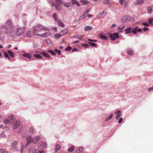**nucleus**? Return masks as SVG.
Here are the masks:
<instances>
[{
    "label": "nucleus",
    "instance_id": "1",
    "mask_svg": "<svg viewBox=\"0 0 153 153\" xmlns=\"http://www.w3.org/2000/svg\"><path fill=\"white\" fill-rule=\"evenodd\" d=\"M10 29H13L14 25L11 20H8L5 24L2 25L0 27V33L2 34L8 35Z\"/></svg>",
    "mask_w": 153,
    "mask_h": 153
},
{
    "label": "nucleus",
    "instance_id": "2",
    "mask_svg": "<svg viewBox=\"0 0 153 153\" xmlns=\"http://www.w3.org/2000/svg\"><path fill=\"white\" fill-rule=\"evenodd\" d=\"M4 123L6 125L9 123L13 125L12 128L13 129H16L19 126L20 123L14 118L13 115L9 117L7 119L4 120Z\"/></svg>",
    "mask_w": 153,
    "mask_h": 153
},
{
    "label": "nucleus",
    "instance_id": "3",
    "mask_svg": "<svg viewBox=\"0 0 153 153\" xmlns=\"http://www.w3.org/2000/svg\"><path fill=\"white\" fill-rule=\"evenodd\" d=\"M121 21L122 22L125 23L126 22L133 21H134V19L130 16H125L122 17Z\"/></svg>",
    "mask_w": 153,
    "mask_h": 153
},
{
    "label": "nucleus",
    "instance_id": "4",
    "mask_svg": "<svg viewBox=\"0 0 153 153\" xmlns=\"http://www.w3.org/2000/svg\"><path fill=\"white\" fill-rule=\"evenodd\" d=\"M109 37L112 40H114L116 39L119 38V33H115L113 34H110Z\"/></svg>",
    "mask_w": 153,
    "mask_h": 153
},
{
    "label": "nucleus",
    "instance_id": "5",
    "mask_svg": "<svg viewBox=\"0 0 153 153\" xmlns=\"http://www.w3.org/2000/svg\"><path fill=\"white\" fill-rule=\"evenodd\" d=\"M36 27L37 28L38 30H43L46 31H49L50 30L49 29L46 28L44 26L40 24L37 25Z\"/></svg>",
    "mask_w": 153,
    "mask_h": 153
},
{
    "label": "nucleus",
    "instance_id": "6",
    "mask_svg": "<svg viewBox=\"0 0 153 153\" xmlns=\"http://www.w3.org/2000/svg\"><path fill=\"white\" fill-rule=\"evenodd\" d=\"M24 30L21 28H18L17 29L16 33V35L17 36H21L24 32Z\"/></svg>",
    "mask_w": 153,
    "mask_h": 153
},
{
    "label": "nucleus",
    "instance_id": "7",
    "mask_svg": "<svg viewBox=\"0 0 153 153\" xmlns=\"http://www.w3.org/2000/svg\"><path fill=\"white\" fill-rule=\"evenodd\" d=\"M119 3L121 5L124 7H126L128 5V2L125 0H119Z\"/></svg>",
    "mask_w": 153,
    "mask_h": 153
},
{
    "label": "nucleus",
    "instance_id": "8",
    "mask_svg": "<svg viewBox=\"0 0 153 153\" xmlns=\"http://www.w3.org/2000/svg\"><path fill=\"white\" fill-rule=\"evenodd\" d=\"M47 144L44 142H40L38 144V147L39 149L45 148Z\"/></svg>",
    "mask_w": 153,
    "mask_h": 153
},
{
    "label": "nucleus",
    "instance_id": "9",
    "mask_svg": "<svg viewBox=\"0 0 153 153\" xmlns=\"http://www.w3.org/2000/svg\"><path fill=\"white\" fill-rule=\"evenodd\" d=\"M115 114H116V119L117 120L122 115L121 111L120 110L117 111L115 112Z\"/></svg>",
    "mask_w": 153,
    "mask_h": 153
},
{
    "label": "nucleus",
    "instance_id": "10",
    "mask_svg": "<svg viewBox=\"0 0 153 153\" xmlns=\"http://www.w3.org/2000/svg\"><path fill=\"white\" fill-rule=\"evenodd\" d=\"M142 31V30L140 29L138 27H136L132 29L131 31L132 33L136 34Z\"/></svg>",
    "mask_w": 153,
    "mask_h": 153
},
{
    "label": "nucleus",
    "instance_id": "11",
    "mask_svg": "<svg viewBox=\"0 0 153 153\" xmlns=\"http://www.w3.org/2000/svg\"><path fill=\"white\" fill-rule=\"evenodd\" d=\"M126 52L129 55H132L134 52L133 50L130 48H128L126 50Z\"/></svg>",
    "mask_w": 153,
    "mask_h": 153
},
{
    "label": "nucleus",
    "instance_id": "12",
    "mask_svg": "<svg viewBox=\"0 0 153 153\" xmlns=\"http://www.w3.org/2000/svg\"><path fill=\"white\" fill-rule=\"evenodd\" d=\"M106 13L105 11H104L102 13H99L97 15V17L100 18H103L105 16Z\"/></svg>",
    "mask_w": 153,
    "mask_h": 153
},
{
    "label": "nucleus",
    "instance_id": "13",
    "mask_svg": "<svg viewBox=\"0 0 153 153\" xmlns=\"http://www.w3.org/2000/svg\"><path fill=\"white\" fill-rule=\"evenodd\" d=\"M26 141L27 143L32 142L33 143V138L31 136L29 135L27 136L26 138Z\"/></svg>",
    "mask_w": 153,
    "mask_h": 153
},
{
    "label": "nucleus",
    "instance_id": "14",
    "mask_svg": "<svg viewBox=\"0 0 153 153\" xmlns=\"http://www.w3.org/2000/svg\"><path fill=\"white\" fill-rule=\"evenodd\" d=\"M143 3V0H136L134 4L137 5H141Z\"/></svg>",
    "mask_w": 153,
    "mask_h": 153
},
{
    "label": "nucleus",
    "instance_id": "15",
    "mask_svg": "<svg viewBox=\"0 0 153 153\" xmlns=\"http://www.w3.org/2000/svg\"><path fill=\"white\" fill-rule=\"evenodd\" d=\"M50 34H51V33L49 32H46L45 33H43L42 34H41L40 35V36L41 37H47L48 36L50 35Z\"/></svg>",
    "mask_w": 153,
    "mask_h": 153
},
{
    "label": "nucleus",
    "instance_id": "16",
    "mask_svg": "<svg viewBox=\"0 0 153 153\" xmlns=\"http://www.w3.org/2000/svg\"><path fill=\"white\" fill-rule=\"evenodd\" d=\"M71 1L72 4H75L78 7H79L80 5V4L79 3V2L78 1L76 0H71Z\"/></svg>",
    "mask_w": 153,
    "mask_h": 153
},
{
    "label": "nucleus",
    "instance_id": "17",
    "mask_svg": "<svg viewBox=\"0 0 153 153\" xmlns=\"http://www.w3.org/2000/svg\"><path fill=\"white\" fill-rule=\"evenodd\" d=\"M40 53L43 55L46 58H48L49 59H50L51 56L50 55L47 53H44V52H40Z\"/></svg>",
    "mask_w": 153,
    "mask_h": 153
},
{
    "label": "nucleus",
    "instance_id": "18",
    "mask_svg": "<svg viewBox=\"0 0 153 153\" xmlns=\"http://www.w3.org/2000/svg\"><path fill=\"white\" fill-rule=\"evenodd\" d=\"M11 30L10 31H9L8 34L10 36L13 37L14 36L15 34V33L13 30V29Z\"/></svg>",
    "mask_w": 153,
    "mask_h": 153
},
{
    "label": "nucleus",
    "instance_id": "19",
    "mask_svg": "<svg viewBox=\"0 0 153 153\" xmlns=\"http://www.w3.org/2000/svg\"><path fill=\"white\" fill-rule=\"evenodd\" d=\"M57 24L60 27H64L65 25L60 20H57Z\"/></svg>",
    "mask_w": 153,
    "mask_h": 153
},
{
    "label": "nucleus",
    "instance_id": "20",
    "mask_svg": "<svg viewBox=\"0 0 153 153\" xmlns=\"http://www.w3.org/2000/svg\"><path fill=\"white\" fill-rule=\"evenodd\" d=\"M68 30H67V29H66L62 31H61L60 32V34H61V35L62 36H63L66 34L68 33Z\"/></svg>",
    "mask_w": 153,
    "mask_h": 153
},
{
    "label": "nucleus",
    "instance_id": "21",
    "mask_svg": "<svg viewBox=\"0 0 153 153\" xmlns=\"http://www.w3.org/2000/svg\"><path fill=\"white\" fill-rule=\"evenodd\" d=\"M83 150L82 148L79 147L76 150V153H82Z\"/></svg>",
    "mask_w": 153,
    "mask_h": 153
},
{
    "label": "nucleus",
    "instance_id": "22",
    "mask_svg": "<svg viewBox=\"0 0 153 153\" xmlns=\"http://www.w3.org/2000/svg\"><path fill=\"white\" fill-rule=\"evenodd\" d=\"M39 139V136H37L35 137L34 138H33V143L35 144H36L37 143Z\"/></svg>",
    "mask_w": 153,
    "mask_h": 153
},
{
    "label": "nucleus",
    "instance_id": "23",
    "mask_svg": "<svg viewBox=\"0 0 153 153\" xmlns=\"http://www.w3.org/2000/svg\"><path fill=\"white\" fill-rule=\"evenodd\" d=\"M93 29V27L90 26H88L85 27L84 30L85 31H88L89 30H91Z\"/></svg>",
    "mask_w": 153,
    "mask_h": 153
},
{
    "label": "nucleus",
    "instance_id": "24",
    "mask_svg": "<svg viewBox=\"0 0 153 153\" xmlns=\"http://www.w3.org/2000/svg\"><path fill=\"white\" fill-rule=\"evenodd\" d=\"M22 56L30 59L31 57V56L28 53H25L23 54Z\"/></svg>",
    "mask_w": 153,
    "mask_h": 153
},
{
    "label": "nucleus",
    "instance_id": "25",
    "mask_svg": "<svg viewBox=\"0 0 153 153\" xmlns=\"http://www.w3.org/2000/svg\"><path fill=\"white\" fill-rule=\"evenodd\" d=\"M34 56L36 57L37 59H43V60H44L42 58V56H40L39 54H35L34 55Z\"/></svg>",
    "mask_w": 153,
    "mask_h": 153
},
{
    "label": "nucleus",
    "instance_id": "26",
    "mask_svg": "<svg viewBox=\"0 0 153 153\" xmlns=\"http://www.w3.org/2000/svg\"><path fill=\"white\" fill-rule=\"evenodd\" d=\"M80 2L83 3L84 5L88 4L89 3V1L85 0H80Z\"/></svg>",
    "mask_w": 153,
    "mask_h": 153
},
{
    "label": "nucleus",
    "instance_id": "27",
    "mask_svg": "<svg viewBox=\"0 0 153 153\" xmlns=\"http://www.w3.org/2000/svg\"><path fill=\"white\" fill-rule=\"evenodd\" d=\"M7 53H8L10 56L12 58H13L14 57V53L12 52L10 50L7 51Z\"/></svg>",
    "mask_w": 153,
    "mask_h": 153
},
{
    "label": "nucleus",
    "instance_id": "28",
    "mask_svg": "<svg viewBox=\"0 0 153 153\" xmlns=\"http://www.w3.org/2000/svg\"><path fill=\"white\" fill-rule=\"evenodd\" d=\"M131 28L130 27L125 30V34H127L130 33L131 31Z\"/></svg>",
    "mask_w": 153,
    "mask_h": 153
},
{
    "label": "nucleus",
    "instance_id": "29",
    "mask_svg": "<svg viewBox=\"0 0 153 153\" xmlns=\"http://www.w3.org/2000/svg\"><path fill=\"white\" fill-rule=\"evenodd\" d=\"M100 37L101 39L104 40H107L108 39L107 37L104 35H100Z\"/></svg>",
    "mask_w": 153,
    "mask_h": 153
},
{
    "label": "nucleus",
    "instance_id": "30",
    "mask_svg": "<svg viewBox=\"0 0 153 153\" xmlns=\"http://www.w3.org/2000/svg\"><path fill=\"white\" fill-rule=\"evenodd\" d=\"M61 148V146L59 144H57L55 149V151L57 152Z\"/></svg>",
    "mask_w": 153,
    "mask_h": 153
},
{
    "label": "nucleus",
    "instance_id": "31",
    "mask_svg": "<svg viewBox=\"0 0 153 153\" xmlns=\"http://www.w3.org/2000/svg\"><path fill=\"white\" fill-rule=\"evenodd\" d=\"M113 115V114L112 113H111L109 116L107 117L105 120V122L108 121L109 120L111 119Z\"/></svg>",
    "mask_w": 153,
    "mask_h": 153
},
{
    "label": "nucleus",
    "instance_id": "32",
    "mask_svg": "<svg viewBox=\"0 0 153 153\" xmlns=\"http://www.w3.org/2000/svg\"><path fill=\"white\" fill-rule=\"evenodd\" d=\"M48 2L50 3L52 7L55 6V3L53 0H48Z\"/></svg>",
    "mask_w": 153,
    "mask_h": 153
},
{
    "label": "nucleus",
    "instance_id": "33",
    "mask_svg": "<svg viewBox=\"0 0 153 153\" xmlns=\"http://www.w3.org/2000/svg\"><path fill=\"white\" fill-rule=\"evenodd\" d=\"M44 151H40L37 149L34 150L33 152V153H44Z\"/></svg>",
    "mask_w": 153,
    "mask_h": 153
},
{
    "label": "nucleus",
    "instance_id": "34",
    "mask_svg": "<svg viewBox=\"0 0 153 153\" xmlns=\"http://www.w3.org/2000/svg\"><path fill=\"white\" fill-rule=\"evenodd\" d=\"M29 131L30 134H33L34 132V128L33 127H30L29 130Z\"/></svg>",
    "mask_w": 153,
    "mask_h": 153
},
{
    "label": "nucleus",
    "instance_id": "35",
    "mask_svg": "<svg viewBox=\"0 0 153 153\" xmlns=\"http://www.w3.org/2000/svg\"><path fill=\"white\" fill-rule=\"evenodd\" d=\"M55 7L56 9L58 11H60L62 10L61 7L59 5H55Z\"/></svg>",
    "mask_w": 153,
    "mask_h": 153
},
{
    "label": "nucleus",
    "instance_id": "36",
    "mask_svg": "<svg viewBox=\"0 0 153 153\" xmlns=\"http://www.w3.org/2000/svg\"><path fill=\"white\" fill-rule=\"evenodd\" d=\"M17 143V142L16 141H15L13 142L12 144V147L13 148H15L16 147Z\"/></svg>",
    "mask_w": 153,
    "mask_h": 153
},
{
    "label": "nucleus",
    "instance_id": "37",
    "mask_svg": "<svg viewBox=\"0 0 153 153\" xmlns=\"http://www.w3.org/2000/svg\"><path fill=\"white\" fill-rule=\"evenodd\" d=\"M74 149V146H71L68 149V151L69 152H72Z\"/></svg>",
    "mask_w": 153,
    "mask_h": 153
},
{
    "label": "nucleus",
    "instance_id": "38",
    "mask_svg": "<svg viewBox=\"0 0 153 153\" xmlns=\"http://www.w3.org/2000/svg\"><path fill=\"white\" fill-rule=\"evenodd\" d=\"M4 56H5V58L6 59L7 58L8 60H10V58L9 57L8 53H7L4 52Z\"/></svg>",
    "mask_w": 153,
    "mask_h": 153
},
{
    "label": "nucleus",
    "instance_id": "39",
    "mask_svg": "<svg viewBox=\"0 0 153 153\" xmlns=\"http://www.w3.org/2000/svg\"><path fill=\"white\" fill-rule=\"evenodd\" d=\"M147 10L148 13L150 14L152 13V10L151 6L148 7L147 8Z\"/></svg>",
    "mask_w": 153,
    "mask_h": 153
},
{
    "label": "nucleus",
    "instance_id": "40",
    "mask_svg": "<svg viewBox=\"0 0 153 153\" xmlns=\"http://www.w3.org/2000/svg\"><path fill=\"white\" fill-rule=\"evenodd\" d=\"M62 4L65 7L68 8L70 7L69 5L67 3L63 2L62 3Z\"/></svg>",
    "mask_w": 153,
    "mask_h": 153
},
{
    "label": "nucleus",
    "instance_id": "41",
    "mask_svg": "<svg viewBox=\"0 0 153 153\" xmlns=\"http://www.w3.org/2000/svg\"><path fill=\"white\" fill-rule=\"evenodd\" d=\"M55 1L58 5H60V4H62V3L63 2L62 0H55Z\"/></svg>",
    "mask_w": 153,
    "mask_h": 153
},
{
    "label": "nucleus",
    "instance_id": "42",
    "mask_svg": "<svg viewBox=\"0 0 153 153\" xmlns=\"http://www.w3.org/2000/svg\"><path fill=\"white\" fill-rule=\"evenodd\" d=\"M0 153H8L7 151L3 149H0Z\"/></svg>",
    "mask_w": 153,
    "mask_h": 153
},
{
    "label": "nucleus",
    "instance_id": "43",
    "mask_svg": "<svg viewBox=\"0 0 153 153\" xmlns=\"http://www.w3.org/2000/svg\"><path fill=\"white\" fill-rule=\"evenodd\" d=\"M53 17L54 19V20L55 21H57V18H58L57 17V14L56 13H54L53 14Z\"/></svg>",
    "mask_w": 153,
    "mask_h": 153
},
{
    "label": "nucleus",
    "instance_id": "44",
    "mask_svg": "<svg viewBox=\"0 0 153 153\" xmlns=\"http://www.w3.org/2000/svg\"><path fill=\"white\" fill-rule=\"evenodd\" d=\"M149 22L151 24L153 25V18H149L148 19Z\"/></svg>",
    "mask_w": 153,
    "mask_h": 153
},
{
    "label": "nucleus",
    "instance_id": "45",
    "mask_svg": "<svg viewBox=\"0 0 153 153\" xmlns=\"http://www.w3.org/2000/svg\"><path fill=\"white\" fill-rule=\"evenodd\" d=\"M48 52L50 53H51V54H52V55H53V56H55L56 55V54L55 53V52H54L53 51H52L49 50L48 51Z\"/></svg>",
    "mask_w": 153,
    "mask_h": 153
},
{
    "label": "nucleus",
    "instance_id": "46",
    "mask_svg": "<svg viewBox=\"0 0 153 153\" xmlns=\"http://www.w3.org/2000/svg\"><path fill=\"white\" fill-rule=\"evenodd\" d=\"M88 43L90 44L92 47H95L96 46V45L94 43H92L89 42H88Z\"/></svg>",
    "mask_w": 153,
    "mask_h": 153
},
{
    "label": "nucleus",
    "instance_id": "47",
    "mask_svg": "<svg viewBox=\"0 0 153 153\" xmlns=\"http://www.w3.org/2000/svg\"><path fill=\"white\" fill-rule=\"evenodd\" d=\"M61 35L60 34H57L55 35V37L56 38L58 39L60 38L61 36Z\"/></svg>",
    "mask_w": 153,
    "mask_h": 153
},
{
    "label": "nucleus",
    "instance_id": "48",
    "mask_svg": "<svg viewBox=\"0 0 153 153\" xmlns=\"http://www.w3.org/2000/svg\"><path fill=\"white\" fill-rule=\"evenodd\" d=\"M26 36L29 37H30L31 36V33L30 31H28L26 33Z\"/></svg>",
    "mask_w": 153,
    "mask_h": 153
},
{
    "label": "nucleus",
    "instance_id": "49",
    "mask_svg": "<svg viewBox=\"0 0 153 153\" xmlns=\"http://www.w3.org/2000/svg\"><path fill=\"white\" fill-rule=\"evenodd\" d=\"M23 143H21V149L20 151L21 153H22L23 151V150L24 147H23Z\"/></svg>",
    "mask_w": 153,
    "mask_h": 153
},
{
    "label": "nucleus",
    "instance_id": "50",
    "mask_svg": "<svg viewBox=\"0 0 153 153\" xmlns=\"http://www.w3.org/2000/svg\"><path fill=\"white\" fill-rule=\"evenodd\" d=\"M38 29L36 28V27H34L33 28V32L34 34H35L36 33L37 30Z\"/></svg>",
    "mask_w": 153,
    "mask_h": 153
},
{
    "label": "nucleus",
    "instance_id": "51",
    "mask_svg": "<svg viewBox=\"0 0 153 153\" xmlns=\"http://www.w3.org/2000/svg\"><path fill=\"white\" fill-rule=\"evenodd\" d=\"M82 46L85 48H87L89 46V45L87 44H85L82 45Z\"/></svg>",
    "mask_w": 153,
    "mask_h": 153
},
{
    "label": "nucleus",
    "instance_id": "52",
    "mask_svg": "<svg viewBox=\"0 0 153 153\" xmlns=\"http://www.w3.org/2000/svg\"><path fill=\"white\" fill-rule=\"evenodd\" d=\"M55 51L59 55H60L61 52V51L59 50L55 49Z\"/></svg>",
    "mask_w": 153,
    "mask_h": 153
},
{
    "label": "nucleus",
    "instance_id": "53",
    "mask_svg": "<svg viewBox=\"0 0 153 153\" xmlns=\"http://www.w3.org/2000/svg\"><path fill=\"white\" fill-rule=\"evenodd\" d=\"M72 49V48L70 46H69L67 48H66L65 49V51H69L71 50Z\"/></svg>",
    "mask_w": 153,
    "mask_h": 153
},
{
    "label": "nucleus",
    "instance_id": "54",
    "mask_svg": "<svg viewBox=\"0 0 153 153\" xmlns=\"http://www.w3.org/2000/svg\"><path fill=\"white\" fill-rule=\"evenodd\" d=\"M125 27V26L124 25H123L122 26H120L118 27V29L119 30H121L124 29Z\"/></svg>",
    "mask_w": 153,
    "mask_h": 153
},
{
    "label": "nucleus",
    "instance_id": "55",
    "mask_svg": "<svg viewBox=\"0 0 153 153\" xmlns=\"http://www.w3.org/2000/svg\"><path fill=\"white\" fill-rule=\"evenodd\" d=\"M109 0H104L103 1L104 4H107L109 2Z\"/></svg>",
    "mask_w": 153,
    "mask_h": 153
},
{
    "label": "nucleus",
    "instance_id": "56",
    "mask_svg": "<svg viewBox=\"0 0 153 153\" xmlns=\"http://www.w3.org/2000/svg\"><path fill=\"white\" fill-rule=\"evenodd\" d=\"M82 38V35H77L76 38L79 39H81Z\"/></svg>",
    "mask_w": 153,
    "mask_h": 153
},
{
    "label": "nucleus",
    "instance_id": "57",
    "mask_svg": "<svg viewBox=\"0 0 153 153\" xmlns=\"http://www.w3.org/2000/svg\"><path fill=\"white\" fill-rule=\"evenodd\" d=\"M4 132L2 131L1 132V134H0V137H4Z\"/></svg>",
    "mask_w": 153,
    "mask_h": 153
},
{
    "label": "nucleus",
    "instance_id": "58",
    "mask_svg": "<svg viewBox=\"0 0 153 153\" xmlns=\"http://www.w3.org/2000/svg\"><path fill=\"white\" fill-rule=\"evenodd\" d=\"M85 18V17H84L82 15L79 17V20H82Z\"/></svg>",
    "mask_w": 153,
    "mask_h": 153
},
{
    "label": "nucleus",
    "instance_id": "59",
    "mask_svg": "<svg viewBox=\"0 0 153 153\" xmlns=\"http://www.w3.org/2000/svg\"><path fill=\"white\" fill-rule=\"evenodd\" d=\"M78 51V49L76 48H73L72 51V52H73L74 51Z\"/></svg>",
    "mask_w": 153,
    "mask_h": 153
},
{
    "label": "nucleus",
    "instance_id": "60",
    "mask_svg": "<svg viewBox=\"0 0 153 153\" xmlns=\"http://www.w3.org/2000/svg\"><path fill=\"white\" fill-rule=\"evenodd\" d=\"M88 40L89 41L91 42H95L97 41V40H93V39H88Z\"/></svg>",
    "mask_w": 153,
    "mask_h": 153
},
{
    "label": "nucleus",
    "instance_id": "61",
    "mask_svg": "<svg viewBox=\"0 0 153 153\" xmlns=\"http://www.w3.org/2000/svg\"><path fill=\"white\" fill-rule=\"evenodd\" d=\"M123 121V118H120L119 121H118V123H121Z\"/></svg>",
    "mask_w": 153,
    "mask_h": 153
},
{
    "label": "nucleus",
    "instance_id": "62",
    "mask_svg": "<svg viewBox=\"0 0 153 153\" xmlns=\"http://www.w3.org/2000/svg\"><path fill=\"white\" fill-rule=\"evenodd\" d=\"M89 12V10H86L84 13L86 15H87L88 14V13Z\"/></svg>",
    "mask_w": 153,
    "mask_h": 153
},
{
    "label": "nucleus",
    "instance_id": "63",
    "mask_svg": "<svg viewBox=\"0 0 153 153\" xmlns=\"http://www.w3.org/2000/svg\"><path fill=\"white\" fill-rule=\"evenodd\" d=\"M79 42V40H77L73 42V43L75 44V43H78Z\"/></svg>",
    "mask_w": 153,
    "mask_h": 153
},
{
    "label": "nucleus",
    "instance_id": "64",
    "mask_svg": "<svg viewBox=\"0 0 153 153\" xmlns=\"http://www.w3.org/2000/svg\"><path fill=\"white\" fill-rule=\"evenodd\" d=\"M46 42L48 43V42L49 43H51V40L49 39H48L46 40Z\"/></svg>",
    "mask_w": 153,
    "mask_h": 153
}]
</instances>
